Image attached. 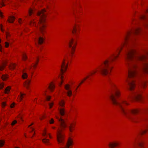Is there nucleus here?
Returning a JSON list of instances; mask_svg holds the SVG:
<instances>
[{
  "instance_id": "nucleus-45",
  "label": "nucleus",
  "mask_w": 148,
  "mask_h": 148,
  "mask_svg": "<svg viewBox=\"0 0 148 148\" xmlns=\"http://www.w3.org/2000/svg\"><path fill=\"white\" fill-rule=\"evenodd\" d=\"M6 0H1V1L0 2V8L2 7L5 6L4 3L5 2Z\"/></svg>"
},
{
  "instance_id": "nucleus-60",
  "label": "nucleus",
  "mask_w": 148,
  "mask_h": 148,
  "mask_svg": "<svg viewBox=\"0 0 148 148\" xmlns=\"http://www.w3.org/2000/svg\"><path fill=\"white\" fill-rule=\"evenodd\" d=\"M122 103L127 106H128L130 105V104L126 101H123L122 102Z\"/></svg>"
},
{
  "instance_id": "nucleus-31",
  "label": "nucleus",
  "mask_w": 148,
  "mask_h": 148,
  "mask_svg": "<svg viewBox=\"0 0 148 148\" xmlns=\"http://www.w3.org/2000/svg\"><path fill=\"white\" fill-rule=\"evenodd\" d=\"M142 29L140 27H137L135 29L134 33L136 35H139L141 32Z\"/></svg>"
},
{
  "instance_id": "nucleus-18",
  "label": "nucleus",
  "mask_w": 148,
  "mask_h": 148,
  "mask_svg": "<svg viewBox=\"0 0 148 148\" xmlns=\"http://www.w3.org/2000/svg\"><path fill=\"white\" fill-rule=\"evenodd\" d=\"M39 61V57H38L36 58L35 61L31 64V68H32L34 69L35 70L37 67Z\"/></svg>"
},
{
  "instance_id": "nucleus-37",
  "label": "nucleus",
  "mask_w": 148,
  "mask_h": 148,
  "mask_svg": "<svg viewBox=\"0 0 148 148\" xmlns=\"http://www.w3.org/2000/svg\"><path fill=\"white\" fill-rule=\"evenodd\" d=\"M28 58L27 54L25 53H23L22 54V59L23 61H26Z\"/></svg>"
},
{
  "instance_id": "nucleus-52",
  "label": "nucleus",
  "mask_w": 148,
  "mask_h": 148,
  "mask_svg": "<svg viewBox=\"0 0 148 148\" xmlns=\"http://www.w3.org/2000/svg\"><path fill=\"white\" fill-rule=\"evenodd\" d=\"M47 130L46 128H45L44 130L43 131V132L42 134V135L43 136H46L47 135Z\"/></svg>"
},
{
  "instance_id": "nucleus-44",
  "label": "nucleus",
  "mask_w": 148,
  "mask_h": 148,
  "mask_svg": "<svg viewBox=\"0 0 148 148\" xmlns=\"http://www.w3.org/2000/svg\"><path fill=\"white\" fill-rule=\"evenodd\" d=\"M67 96L69 97H71L72 95V92L71 90H68L66 92Z\"/></svg>"
},
{
  "instance_id": "nucleus-19",
  "label": "nucleus",
  "mask_w": 148,
  "mask_h": 148,
  "mask_svg": "<svg viewBox=\"0 0 148 148\" xmlns=\"http://www.w3.org/2000/svg\"><path fill=\"white\" fill-rule=\"evenodd\" d=\"M31 79H27L23 83V86L27 89H28L29 88V86L31 82Z\"/></svg>"
},
{
  "instance_id": "nucleus-16",
  "label": "nucleus",
  "mask_w": 148,
  "mask_h": 148,
  "mask_svg": "<svg viewBox=\"0 0 148 148\" xmlns=\"http://www.w3.org/2000/svg\"><path fill=\"white\" fill-rule=\"evenodd\" d=\"M76 125V122L75 121H73L69 124L68 128L71 133H72L75 130Z\"/></svg>"
},
{
  "instance_id": "nucleus-2",
  "label": "nucleus",
  "mask_w": 148,
  "mask_h": 148,
  "mask_svg": "<svg viewBox=\"0 0 148 148\" xmlns=\"http://www.w3.org/2000/svg\"><path fill=\"white\" fill-rule=\"evenodd\" d=\"M46 10L45 9H43L38 11L37 13V16L41 15L38 25L39 26L40 32L43 35L46 33V29L47 27L46 18L47 16V14H46Z\"/></svg>"
},
{
  "instance_id": "nucleus-34",
  "label": "nucleus",
  "mask_w": 148,
  "mask_h": 148,
  "mask_svg": "<svg viewBox=\"0 0 148 148\" xmlns=\"http://www.w3.org/2000/svg\"><path fill=\"white\" fill-rule=\"evenodd\" d=\"M9 75L8 74H4L2 75L1 79L3 81H6L9 78Z\"/></svg>"
},
{
  "instance_id": "nucleus-12",
  "label": "nucleus",
  "mask_w": 148,
  "mask_h": 148,
  "mask_svg": "<svg viewBox=\"0 0 148 148\" xmlns=\"http://www.w3.org/2000/svg\"><path fill=\"white\" fill-rule=\"evenodd\" d=\"M120 142L117 140H114L109 142L108 144V148H116L120 146Z\"/></svg>"
},
{
  "instance_id": "nucleus-42",
  "label": "nucleus",
  "mask_w": 148,
  "mask_h": 148,
  "mask_svg": "<svg viewBox=\"0 0 148 148\" xmlns=\"http://www.w3.org/2000/svg\"><path fill=\"white\" fill-rule=\"evenodd\" d=\"M20 94V97L19 98L18 97L17 98V100L19 102H21L22 101L24 97V96L25 95V94H22L21 93Z\"/></svg>"
},
{
  "instance_id": "nucleus-20",
  "label": "nucleus",
  "mask_w": 148,
  "mask_h": 148,
  "mask_svg": "<svg viewBox=\"0 0 148 148\" xmlns=\"http://www.w3.org/2000/svg\"><path fill=\"white\" fill-rule=\"evenodd\" d=\"M138 140L137 138H136L135 140V143H137L138 146L141 148H144L145 145V143L143 141H141L138 142Z\"/></svg>"
},
{
  "instance_id": "nucleus-6",
  "label": "nucleus",
  "mask_w": 148,
  "mask_h": 148,
  "mask_svg": "<svg viewBox=\"0 0 148 148\" xmlns=\"http://www.w3.org/2000/svg\"><path fill=\"white\" fill-rule=\"evenodd\" d=\"M70 60L69 56H66L64 57L61 66L60 72L62 74L65 73L66 71Z\"/></svg>"
},
{
  "instance_id": "nucleus-1",
  "label": "nucleus",
  "mask_w": 148,
  "mask_h": 148,
  "mask_svg": "<svg viewBox=\"0 0 148 148\" xmlns=\"http://www.w3.org/2000/svg\"><path fill=\"white\" fill-rule=\"evenodd\" d=\"M114 67L110 65V61L108 59L104 60L97 68L90 72L87 76H92L95 75L97 71L102 76H106L112 72Z\"/></svg>"
},
{
  "instance_id": "nucleus-25",
  "label": "nucleus",
  "mask_w": 148,
  "mask_h": 148,
  "mask_svg": "<svg viewBox=\"0 0 148 148\" xmlns=\"http://www.w3.org/2000/svg\"><path fill=\"white\" fill-rule=\"evenodd\" d=\"M143 99L142 95L140 94H138L136 95L134 98V100L135 101H141Z\"/></svg>"
},
{
  "instance_id": "nucleus-36",
  "label": "nucleus",
  "mask_w": 148,
  "mask_h": 148,
  "mask_svg": "<svg viewBox=\"0 0 148 148\" xmlns=\"http://www.w3.org/2000/svg\"><path fill=\"white\" fill-rule=\"evenodd\" d=\"M148 132V128H147L144 130H141L140 131L139 134L143 136L145 135Z\"/></svg>"
},
{
  "instance_id": "nucleus-59",
  "label": "nucleus",
  "mask_w": 148,
  "mask_h": 148,
  "mask_svg": "<svg viewBox=\"0 0 148 148\" xmlns=\"http://www.w3.org/2000/svg\"><path fill=\"white\" fill-rule=\"evenodd\" d=\"M49 124H51L54 123V120L53 118H51L49 121Z\"/></svg>"
},
{
  "instance_id": "nucleus-13",
  "label": "nucleus",
  "mask_w": 148,
  "mask_h": 148,
  "mask_svg": "<svg viewBox=\"0 0 148 148\" xmlns=\"http://www.w3.org/2000/svg\"><path fill=\"white\" fill-rule=\"evenodd\" d=\"M74 145L73 139L71 137H69L67 140L65 147L63 148H72Z\"/></svg>"
},
{
  "instance_id": "nucleus-29",
  "label": "nucleus",
  "mask_w": 148,
  "mask_h": 148,
  "mask_svg": "<svg viewBox=\"0 0 148 148\" xmlns=\"http://www.w3.org/2000/svg\"><path fill=\"white\" fill-rule=\"evenodd\" d=\"M42 142L46 145L51 146L52 144L49 142V139L46 138L43 139L42 140Z\"/></svg>"
},
{
  "instance_id": "nucleus-35",
  "label": "nucleus",
  "mask_w": 148,
  "mask_h": 148,
  "mask_svg": "<svg viewBox=\"0 0 148 148\" xmlns=\"http://www.w3.org/2000/svg\"><path fill=\"white\" fill-rule=\"evenodd\" d=\"M11 88V87L10 86H7L5 88L4 91V93L5 94H8L9 93L10 90Z\"/></svg>"
},
{
  "instance_id": "nucleus-43",
  "label": "nucleus",
  "mask_w": 148,
  "mask_h": 148,
  "mask_svg": "<svg viewBox=\"0 0 148 148\" xmlns=\"http://www.w3.org/2000/svg\"><path fill=\"white\" fill-rule=\"evenodd\" d=\"M46 97L45 98V101H49L51 98V97L49 95H46Z\"/></svg>"
},
{
  "instance_id": "nucleus-4",
  "label": "nucleus",
  "mask_w": 148,
  "mask_h": 148,
  "mask_svg": "<svg viewBox=\"0 0 148 148\" xmlns=\"http://www.w3.org/2000/svg\"><path fill=\"white\" fill-rule=\"evenodd\" d=\"M81 19L75 20V23L72 31V34L73 35L77 36L79 34L81 30Z\"/></svg>"
},
{
  "instance_id": "nucleus-57",
  "label": "nucleus",
  "mask_w": 148,
  "mask_h": 148,
  "mask_svg": "<svg viewBox=\"0 0 148 148\" xmlns=\"http://www.w3.org/2000/svg\"><path fill=\"white\" fill-rule=\"evenodd\" d=\"M10 36L11 34L9 32H6V38L9 37H10Z\"/></svg>"
},
{
  "instance_id": "nucleus-50",
  "label": "nucleus",
  "mask_w": 148,
  "mask_h": 148,
  "mask_svg": "<svg viewBox=\"0 0 148 148\" xmlns=\"http://www.w3.org/2000/svg\"><path fill=\"white\" fill-rule=\"evenodd\" d=\"M5 141L3 140H0V147H3L4 145Z\"/></svg>"
},
{
  "instance_id": "nucleus-58",
  "label": "nucleus",
  "mask_w": 148,
  "mask_h": 148,
  "mask_svg": "<svg viewBox=\"0 0 148 148\" xmlns=\"http://www.w3.org/2000/svg\"><path fill=\"white\" fill-rule=\"evenodd\" d=\"M4 86V83L3 82H2L0 84V89H2Z\"/></svg>"
},
{
  "instance_id": "nucleus-15",
  "label": "nucleus",
  "mask_w": 148,
  "mask_h": 148,
  "mask_svg": "<svg viewBox=\"0 0 148 148\" xmlns=\"http://www.w3.org/2000/svg\"><path fill=\"white\" fill-rule=\"evenodd\" d=\"M74 14L75 16V20L80 19L79 18L83 14L82 10V8H77L76 11L74 12Z\"/></svg>"
},
{
  "instance_id": "nucleus-28",
  "label": "nucleus",
  "mask_w": 148,
  "mask_h": 148,
  "mask_svg": "<svg viewBox=\"0 0 148 148\" xmlns=\"http://www.w3.org/2000/svg\"><path fill=\"white\" fill-rule=\"evenodd\" d=\"M15 20V17L13 16H10L8 17L7 21L10 23H13Z\"/></svg>"
},
{
  "instance_id": "nucleus-33",
  "label": "nucleus",
  "mask_w": 148,
  "mask_h": 148,
  "mask_svg": "<svg viewBox=\"0 0 148 148\" xmlns=\"http://www.w3.org/2000/svg\"><path fill=\"white\" fill-rule=\"evenodd\" d=\"M58 110L59 111V113L60 115L62 116H63L65 114V109L64 108H58Z\"/></svg>"
},
{
  "instance_id": "nucleus-23",
  "label": "nucleus",
  "mask_w": 148,
  "mask_h": 148,
  "mask_svg": "<svg viewBox=\"0 0 148 148\" xmlns=\"http://www.w3.org/2000/svg\"><path fill=\"white\" fill-rule=\"evenodd\" d=\"M89 78V76H86L84 78H83L81 82L79 83L78 84V86H77V87L76 88L75 90V92L76 93L77 92V90L78 89V88L83 84L85 81L88 78Z\"/></svg>"
},
{
  "instance_id": "nucleus-51",
  "label": "nucleus",
  "mask_w": 148,
  "mask_h": 148,
  "mask_svg": "<svg viewBox=\"0 0 148 148\" xmlns=\"http://www.w3.org/2000/svg\"><path fill=\"white\" fill-rule=\"evenodd\" d=\"M119 55H118V54H117V55L116 56H114V58H113L112 59V61H115L116 60L119 58Z\"/></svg>"
},
{
  "instance_id": "nucleus-21",
  "label": "nucleus",
  "mask_w": 148,
  "mask_h": 148,
  "mask_svg": "<svg viewBox=\"0 0 148 148\" xmlns=\"http://www.w3.org/2000/svg\"><path fill=\"white\" fill-rule=\"evenodd\" d=\"M126 45H127V44L123 42L121 44L120 46L117 49L116 51L118 52V55H120V53L122 51L124 46Z\"/></svg>"
},
{
  "instance_id": "nucleus-55",
  "label": "nucleus",
  "mask_w": 148,
  "mask_h": 148,
  "mask_svg": "<svg viewBox=\"0 0 148 148\" xmlns=\"http://www.w3.org/2000/svg\"><path fill=\"white\" fill-rule=\"evenodd\" d=\"M54 105V103L52 102L51 103H49V109H51L53 107Z\"/></svg>"
},
{
  "instance_id": "nucleus-24",
  "label": "nucleus",
  "mask_w": 148,
  "mask_h": 148,
  "mask_svg": "<svg viewBox=\"0 0 148 148\" xmlns=\"http://www.w3.org/2000/svg\"><path fill=\"white\" fill-rule=\"evenodd\" d=\"M140 110L138 108H135L130 110V114L133 115H136L140 112Z\"/></svg>"
},
{
  "instance_id": "nucleus-3",
  "label": "nucleus",
  "mask_w": 148,
  "mask_h": 148,
  "mask_svg": "<svg viewBox=\"0 0 148 148\" xmlns=\"http://www.w3.org/2000/svg\"><path fill=\"white\" fill-rule=\"evenodd\" d=\"M121 96V92L119 88L115 90L114 95L112 93L110 96V99L113 105L115 106H120V104L116 100V98H119Z\"/></svg>"
},
{
  "instance_id": "nucleus-54",
  "label": "nucleus",
  "mask_w": 148,
  "mask_h": 148,
  "mask_svg": "<svg viewBox=\"0 0 148 148\" xmlns=\"http://www.w3.org/2000/svg\"><path fill=\"white\" fill-rule=\"evenodd\" d=\"M33 14V11L30 8L29 10V16H31Z\"/></svg>"
},
{
  "instance_id": "nucleus-5",
  "label": "nucleus",
  "mask_w": 148,
  "mask_h": 148,
  "mask_svg": "<svg viewBox=\"0 0 148 148\" xmlns=\"http://www.w3.org/2000/svg\"><path fill=\"white\" fill-rule=\"evenodd\" d=\"M77 45V41L73 38H71L69 40L68 47L71 49L70 56L71 58L73 57L74 55Z\"/></svg>"
},
{
  "instance_id": "nucleus-10",
  "label": "nucleus",
  "mask_w": 148,
  "mask_h": 148,
  "mask_svg": "<svg viewBox=\"0 0 148 148\" xmlns=\"http://www.w3.org/2000/svg\"><path fill=\"white\" fill-rule=\"evenodd\" d=\"M65 134L63 132H57L56 137L58 144L63 143L65 138Z\"/></svg>"
},
{
  "instance_id": "nucleus-61",
  "label": "nucleus",
  "mask_w": 148,
  "mask_h": 148,
  "mask_svg": "<svg viewBox=\"0 0 148 148\" xmlns=\"http://www.w3.org/2000/svg\"><path fill=\"white\" fill-rule=\"evenodd\" d=\"M64 73H63L62 74L61 73V72H60V79H61V81L64 80H63V78H64V76H63V74Z\"/></svg>"
},
{
  "instance_id": "nucleus-62",
  "label": "nucleus",
  "mask_w": 148,
  "mask_h": 148,
  "mask_svg": "<svg viewBox=\"0 0 148 148\" xmlns=\"http://www.w3.org/2000/svg\"><path fill=\"white\" fill-rule=\"evenodd\" d=\"M17 123V121L15 120L13 121L12 123L11 124V125L12 126H13L14 125L16 124Z\"/></svg>"
},
{
  "instance_id": "nucleus-64",
  "label": "nucleus",
  "mask_w": 148,
  "mask_h": 148,
  "mask_svg": "<svg viewBox=\"0 0 148 148\" xmlns=\"http://www.w3.org/2000/svg\"><path fill=\"white\" fill-rule=\"evenodd\" d=\"M3 26L2 24L0 25V29L1 32H3L4 31V29H3Z\"/></svg>"
},
{
  "instance_id": "nucleus-11",
  "label": "nucleus",
  "mask_w": 148,
  "mask_h": 148,
  "mask_svg": "<svg viewBox=\"0 0 148 148\" xmlns=\"http://www.w3.org/2000/svg\"><path fill=\"white\" fill-rule=\"evenodd\" d=\"M56 88L55 83L54 81L50 82L48 84V87L47 89L45 91L44 94L46 95L47 94V90H49L50 92H53L55 90Z\"/></svg>"
},
{
  "instance_id": "nucleus-22",
  "label": "nucleus",
  "mask_w": 148,
  "mask_h": 148,
  "mask_svg": "<svg viewBox=\"0 0 148 148\" xmlns=\"http://www.w3.org/2000/svg\"><path fill=\"white\" fill-rule=\"evenodd\" d=\"M45 40V36H40L39 37L38 41V43L39 45L43 44Z\"/></svg>"
},
{
  "instance_id": "nucleus-7",
  "label": "nucleus",
  "mask_w": 148,
  "mask_h": 148,
  "mask_svg": "<svg viewBox=\"0 0 148 148\" xmlns=\"http://www.w3.org/2000/svg\"><path fill=\"white\" fill-rule=\"evenodd\" d=\"M137 53V51L134 49H131L129 50L126 54L125 60L127 62L132 61Z\"/></svg>"
},
{
  "instance_id": "nucleus-63",
  "label": "nucleus",
  "mask_w": 148,
  "mask_h": 148,
  "mask_svg": "<svg viewBox=\"0 0 148 148\" xmlns=\"http://www.w3.org/2000/svg\"><path fill=\"white\" fill-rule=\"evenodd\" d=\"M148 85V82H145L144 83L143 85V87L144 88H145Z\"/></svg>"
},
{
  "instance_id": "nucleus-47",
  "label": "nucleus",
  "mask_w": 148,
  "mask_h": 148,
  "mask_svg": "<svg viewBox=\"0 0 148 148\" xmlns=\"http://www.w3.org/2000/svg\"><path fill=\"white\" fill-rule=\"evenodd\" d=\"M29 25H30L31 26H34L35 27H36V22L33 21H31L30 22Z\"/></svg>"
},
{
  "instance_id": "nucleus-14",
  "label": "nucleus",
  "mask_w": 148,
  "mask_h": 148,
  "mask_svg": "<svg viewBox=\"0 0 148 148\" xmlns=\"http://www.w3.org/2000/svg\"><path fill=\"white\" fill-rule=\"evenodd\" d=\"M132 29L128 30L126 32L124 37V41L123 42L127 44L128 41L132 34Z\"/></svg>"
},
{
  "instance_id": "nucleus-40",
  "label": "nucleus",
  "mask_w": 148,
  "mask_h": 148,
  "mask_svg": "<svg viewBox=\"0 0 148 148\" xmlns=\"http://www.w3.org/2000/svg\"><path fill=\"white\" fill-rule=\"evenodd\" d=\"M64 88L67 91L71 90V85L69 84L65 85Z\"/></svg>"
},
{
  "instance_id": "nucleus-8",
  "label": "nucleus",
  "mask_w": 148,
  "mask_h": 148,
  "mask_svg": "<svg viewBox=\"0 0 148 148\" xmlns=\"http://www.w3.org/2000/svg\"><path fill=\"white\" fill-rule=\"evenodd\" d=\"M60 122L59 127H58L57 132H63L65 131L67 127V125L64 120L62 118H60L58 120Z\"/></svg>"
},
{
  "instance_id": "nucleus-48",
  "label": "nucleus",
  "mask_w": 148,
  "mask_h": 148,
  "mask_svg": "<svg viewBox=\"0 0 148 148\" xmlns=\"http://www.w3.org/2000/svg\"><path fill=\"white\" fill-rule=\"evenodd\" d=\"M121 109L122 113L124 115H126L127 114L125 110L123 108V107L120 106Z\"/></svg>"
},
{
  "instance_id": "nucleus-49",
  "label": "nucleus",
  "mask_w": 148,
  "mask_h": 148,
  "mask_svg": "<svg viewBox=\"0 0 148 148\" xmlns=\"http://www.w3.org/2000/svg\"><path fill=\"white\" fill-rule=\"evenodd\" d=\"M7 106L6 102H3L1 103V107L3 108H4Z\"/></svg>"
},
{
  "instance_id": "nucleus-39",
  "label": "nucleus",
  "mask_w": 148,
  "mask_h": 148,
  "mask_svg": "<svg viewBox=\"0 0 148 148\" xmlns=\"http://www.w3.org/2000/svg\"><path fill=\"white\" fill-rule=\"evenodd\" d=\"M17 118L18 119V122H19V123L21 124L23 122V120L22 119V116L21 115H18L17 116Z\"/></svg>"
},
{
  "instance_id": "nucleus-17",
  "label": "nucleus",
  "mask_w": 148,
  "mask_h": 148,
  "mask_svg": "<svg viewBox=\"0 0 148 148\" xmlns=\"http://www.w3.org/2000/svg\"><path fill=\"white\" fill-rule=\"evenodd\" d=\"M110 88L109 89V91L111 93H112L115 90L118 89L115 85V84L112 82H111L110 83Z\"/></svg>"
},
{
  "instance_id": "nucleus-38",
  "label": "nucleus",
  "mask_w": 148,
  "mask_h": 148,
  "mask_svg": "<svg viewBox=\"0 0 148 148\" xmlns=\"http://www.w3.org/2000/svg\"><path fill=\"white\" fill-rule=\"evenodd\" d=\"M6 66V63L5 62H3L2 64L0 66V71H3L4 69V68Z\"/></svg>"
},
{
  "instance_id": "nucleus-26",
  "label": "nucleus",
  "mask_w": 148,
  "mask_h": 148,
  "mask_svg": "<svg viewBox=\"0 0 148 148\" xmlns=\"http://www.w3.org/2000/svg\"><path fill=\"white\" fill-rule=\"evenodd\" d=\"M65 104V101L64 99H61L59 101L58 105L59 107L64 108Z\"/></svg>"
},
{
  "instance_id": "nucleus-30",
  "label": "nucleus",
  "mask_w": 148,
  "mask_h": 148,
  "mask_svg": "<svg viewBox=\"0 0 148 148\" xmlns=\"http://www.w3.org/2000/svg\"><path fill=\"white\" fill-rule=\"evenodd\" d=\"M143 70L145 73L148 74V63H147L144 64Z\"/></svg>"
},
{
  "instance_id": "nucleus-32",
  "label": "nucleus",
  "mask_w": 148,
  "mask_h": 148,
  "mask_svg": "<svg viewBox=\"0 0 148 148\" xmlns=\"http://www.w3.org/2000/svg\"><path fill=\"white\" fill-rule=\"evenodd\" d=\"M146 59V56L144 55L138 56L137 58V60L139 61L144 60Z\"/></svg>"
},
{
  "instance_id": "nucleus-9",
  "label": "nucleus",
  "mask_w": 148,
  "mask_h": 148,
  "mask_svg": "<svg viewBox=\"0 0 148 148\" xmlns=\"http://www.w3.org/2000/svg\"><path fill=\"white\" fill-rule=\"evenodd\" d=\"M138 66L136 65H134L133 67L128 71L129 78H133L135 77L137 73Z\"/></svg>"
},
{
  "instance_id": "nucleus-41",
  "label": "nucleus",
  "mask_w": 148,
  "mask_h": 148,
  "mask_svg": "<svg viewBox=\"0 0 148 148\" xmlns=\"http://www.w3.org/2000/svg\"><path fill=\"white\" fill-rule=\"evenodd\" d=\"M16 64L15 63L11 64L10 66V68L11 70H14L16 67Z\"/></svg>"
},
{
  "instance_id": "nucleus-53",
  "label": "nucleus",
  "mask_w": 148,
  "mask_h": 148,
  "mask_svg": "<svg viewBox=\"0 0 148 148\" xmlns=\"http://www.w3.org/2000/svg\"><path fill=\"white\" fill-rule=\"evenodd\" d=\"M146 16L145 15H143L140 16V18L141 20H145L146 18Z\"/></svg>"
},
{
  "instance_id": "nucleus-46",
  "label": "nucleus",
  "mask_w": 148,
  "mask_h": 148,
  "mask_svg": "<svg viewBox=\"0 0 148 148\" xmlns=\"http://www.w3.org/2000/svg\"><path fill=\"white\" fill-rule=\"evenodd\" d=\"M28 75L27 73H23L22 75V78L23 79H24L27 78Z\"/></svg>"
},
{
  "instance_id": "nucleus-56",
  "label": "nucleus",
  "mask_w": 148,
  "mask_h": 148,
  "mask_svg": "<svg viewBox=\"0 0 148 148\" xmlns=\"http://www.w3.org/2000/svg\"><path fill=\"white\" fill-rule=\"evenodd\" d=\"M5 48H8L9 47V43L7 42H5Z\"/></svg>"
},
{
  "instance_id": "nucleus-27",
  "label": "nucleus",
  "mask_w": 148,
  "mask_h": 148,
  "mask_svg": "<svg viewBox=\"0 0 148 148\" xmlns=\"http://www.w3.org/2000/svg\"><path fill=\"white\" fill-rule=\"evenodd\" d=\"M129 85L130 87V90H133L136 86L135 81H132L129 84Z\"/></svg>"
}]
</instances>
